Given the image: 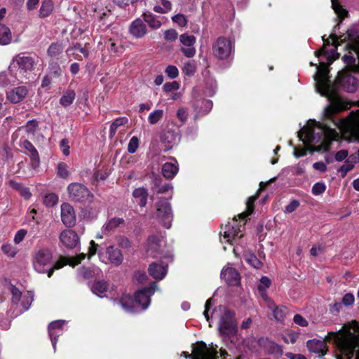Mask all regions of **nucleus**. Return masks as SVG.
<instances>
[{"label":"nucleus","mask_w":359,"mask_h":359,"mask_svg":"<svg viewBox=\"0 0 359 359\" xmlns=\"http://www.w3.org/2000/svg\"><path fill=\"white\" fill-rule=\"evenodd\" d=\"M10 290L12 294V302L14 304H18L22 297V306L25 311H27L34 300V293L31 291H27L22 295V292L14 285H11Z\"/></svg>","instance_id":"obj_17"},{"label":"nucleus","mask_w":359,"mask_h":359,"mask_svg":"<svg viewBox=\"0 0 359 359\" xmlns=\"http://www.w3.org/2000/svg\"><path fill=\"white\" fill-rule=\"evenodd\" d=\"M53 8L54 5L52 0H43L39 10V16L43 18L49 16Z\"/></svg>","instance_id":"obj_38"},{"label":"nucleus","mask_w":359,"mask_h":359,"mask_svg":"<svg viewBox=\"0 0 359 359\" xmlns=\"http://www.w3.org/2000/svg\"><path fill=\"white\" fill-rule=\"evenodd\" d=\"M337 83L348 93L355 92L358 86V80L346 70L339 74Z\"/></svg>","instance_id":"obj_16"},{"label":"nucleus","mask_w":359,"mask_h":359,"mask_svg":"<svg viewBox=\"0 0 359 359\" xmlns=\"http://www.w3.org/2000/svg\"><path fill=\"white\" fill-rule=\"evenodd\" d=\"M49 69L50 74L54 77H59L62 72V68L56 62L50 63Z\"/></svg>","instance_id":"obj_53"},{"label":"nucleus","mask_w":359,"mask_h":359,"mask_svg":"<svg viewBox=\"0 0 359 359\" xmlns=\"http://www.w3.org/2000/svg\"><path fill=\"white\" fill-rule=\"evenodd\" d=\"M133 196L135 198L136 203L141 207L146 206L147 203L148 192L144 187H139L133 191Z\"/></svg>","instance_id":"obj_31"},{"label":"nucleus","mask_w":359,"mask_h":359,"mask_svg":"<svg viewBox=\"0 0 359 359\" xmlns=\"http://www.w3.org/2000/svg\"><path fill=\"white\" fill-rule=\"evenodd\" d=\"M327 74L328 65L320 62L319 67H317L314 79L316 90L321 95L327 97L330 102L329 105L324 109V116L332 120L334 126L339 128L341 132H350L359 136V110L352 112L346 119L338 121L332 120V115L334 113L347 109L348 104L334 92V86L331 85Z\"/></svg>","instance_id":"obj_1"},{"label":"nucleus","mask_w":359,"mask_h":359,"mask_svg":"<svg viewBox=\"0 0 359 359\" xmlns=\"http://www.w3.org/2000/svg\"><path fill=\"white\" fill-rule=\"evenodd\" d=\"M158 289L156 283H153L149 287L137 291L132 299L130 296L124 297L118 304L127 313H137L148 308L151 302V296Z\"/></svg>","instance_id":"obj_4"},{"label":"nucleus","mask_w":359,"mask_h":359,"mask_svg":"<svg viewBox=\"0 0 359 359\" xmlns=\"http://www.w3.org/2000/svg\"><path fill=\"white\" fill-rule=\"evenodd\" d=\"M165 73L170 79H175L179 75L178 69L174 65H168L165 69Z\"/></svg>","instance_id":"obj_57"},{"label":"nucleus","mask_w":359,"mask_h":359,"mask_svg":"<svg viewBox=\"0 0 359 359\" xmlns=\"http://www.w3.org/2000/svg\"><path fill=\"white\" fill-rule=\"evenodd\" d=\"M98 255L100 261L104 264L111 263L115 266H118L123 261L121 252L112 245L107 248L104 252H100Z\"/></svg>","instance_id":"obj_13"},{"label":"nucleus","mask_w":359,"mask_h":359,"mask_svg":"<svg viewBox=\"0 0 359 359\" xmlns=\"http://www.w3.org/2000/svg\"><path fill=\"white\" fill-rule=\"evenodd\" d=\"M178 36V34L176 30L173 29H168L164 32V38L166 41L172 42L175 41Z\"/></svg>","instance_id":"obj_58"},{"label":"nucleus","mask_w":359,"mask_h":359,"mask_svg":"<svg viewBox=\"0 0 359 359\" xmlns=\"http://www.w3.org/2000/svg\"><path fill=\"white\" fill-rule=\"evenodd\" d=\"M11 64L17 67L16 72L22 77L24 73L32 69L34 65V60L29 56H24L19 55L13 58Z\"/></svg>","instance_id":"obj_20"},{"label":"nucleus","mask_w":359,"mask_h":359,"mask_svg":"<svg viewBox=\"0 0 359 359\" xmlns=\"http://www.w3.org/2000/svg\"><path fill=\"white\" fill-rule=\"evenodd\" d=\"M128 119L126 117H119L116 118L110 126L109 137H113L118 127L127 124Z\"/></svg>","instance_id":"obj_41"},{"label":"nucleus","mask_w":359,"mask_h":359,"mask_svg":"<svg viewBox=\"0 0 359 359\" xmlns=\"http://www.w3.org/2000/svg\"><path fill=\"white\" fill-rule=\"evenodd\" d=\"M27 234V231L25 229H20L18 231L14 236V243L15 244L20 243L25 238Z\"/></svg>","instance_id":"obj_63"},{"label":"nucleus","mask_w":359,"mask_h":359,"mask_svg":"<svg viewBox=\"0 0 359 359\" xmlns=\"http://www.w3.org/2000/svg\"><path fill=\"white\" fill-rule=\"evenodd\" d=\"M155 217L159 219L165 228L169 229L171 226L172 212L168 201L165 199H160L158 201Z\"/></svg>","instance_id":"obj_9"},{"label":"nucleus","mask_w":359,"mask_h":359,"mask_svg":"<svg viewBox=\"0 0 359 359\" xmlns=\"http://www.w3.org/2000/svg\"><path fill=\"white\" fill-rule=\"evenodd\" d=\"M59 239L64 247L69 249L76 248L80 244V238L72 229H65L59 235Z\"/></svg>","instance_id":"obj_19"},{"label":"nucleus","mask_w":359,"mask_h":359,"mask_svg":"<svg viewBox=\"0 0 359 359\" xmlns=\"http://www.w3.org/2000/svg\"><path fill=\"white\" fill-rule=\"evenodd\" d=\"M163 88L165 93H170L172 90H178L180 88V84L175 81L172 82H167L163 85Z\"/></svg>","instance_id":"obj_60"},{"label":"nucleus","mask_w":359,"mask_h":359,"mask_svg":"<svg viewBox=\"0 0 359 359\" xmlns=\"http://www.w3.org/2000/svg\"><path fill=\"white\" fill-rule=\"evenodd\" d=\"M124 223V220L122 218L114 217L108 220L102 228V231L104 233H108L115 228L119 226Z\"/></svg>","instance_id":"obj_35"},{"label":"nucleus","mask_w":359,"mask_h":359,"mask_svg":"<svg viewBox=\"0 0 359 359\" xmlns=\"http://www.w3.org/2000/svg\"><path fill=\"white\" fill-rule=\"evenodd\" d=\"M38 126L37 121L35 120L29 121L25 126V130L28 133L33 134Z\"/></svg>","instance_id":"obj_64"},{"label":"nucleus","mask_w":359,"mask_h":359,"mask_svg":"<svg viewBox=\"0 0 359 359\" xmlns=\"http://www.w3.org/2000/svg\"><path fill=\"white\" fill-rule=\"evenodd\" d=\"M86 257V255L84 253H81L76 257H72L69 258H67L65 257H60L54 264L53 266L48 269V276L51 277L53 271L55 270H57L63 267L64 266L69 264L72 266H75L81 263L82 260H83Z\"/></svg>","instance_id":"obj_18"},{"label":"nucleus","mask_w":359,"mask_h":359,"mask_svg":"<svg viewBox=\"0 0 359 359\" xmlns=\"http://www.w3.org/2000/svg\"><path fill=\"white\" fill-rule=\"evenodd\" d=\"M1 250L4 254L10 257H14L17 254V249L11 243H6L1 246Z\"/></svg>","instance_id":"obj_50"},{"label":"nucleus","mask_w":359,"mask_h":359,"mask_svg":"<svg viewBox=\"0 0 359 359\" xmlns=\"http://www.w3.org/2000/svg\"><path fill=\"white\" fill-rule=\"evenodd\" d=\"M163 115V110L156 109L149 114L148 116V121L150 124H155L162 118Z\"/></svg>","instance_id":"obj_48"},{"label":"nucleus","mask_w":359,"mask_h":359,"mask_svg":"<svg viewBox=\"0 0 359 359\" xmlns=\"http://www.w3.org/2000/svg\"><path fill=\"white\" fill-rule=\"evenodd\" d=\"M182 356L192 359H215V352L212 348H208L205 343H201L193 349V353L182 352Z\"/></svg>","instance_id":"obj_12"},{"label":"nucleus","mask_w":359,"mask_h":359,"mask_svg":"<svg viewBox=\"0 0 359 359\" xmlns=\"http://www.w3.org/2000/svg\"><path fill=\"white\" fill-rule=\"evenodd\" d=\"M325 189L324 183L317 182L312 187V194L315 196L320 195L325 191Z\"/></svg>","instance_id":"obj_59"},{"label":"nucleus","mask_w":359,"mask_h":359,"mask_svg":"<svg viewBox=\"0 0 359 359\" xmlns=\"http://www.w3.org/2000/svg\"><path fill=\"white\" fill-rule=\"evenodd\" d=\"M245 259L249 264L255 269H259L262 266L261 261L254 254L249 253L246 255Z\"/></svg>","instance_id":"obj_49"},{"label":"nucleus","mask_w":359,"mask_h":359,"mask_svg":"<svg viewBox=\"0 0 359 359\" xmlns=\"http://www.w3.org/2000/svg\"><path fill=\"white\" fill-rule=\"evenodd\" d=\"M149 273L154 278L162 280L167 274V266L156 263H152L148 269Z\"/></svg>","instance_id":"obj_28"},{"label":"nucleus","mask_w":359,"mask_h":359,"mask_svg":"<svg viewBox=\"0 0 359 359\" xmlns=\"http://www.w3.org/2000/svg\"><path fill=\"white\" fill-rule=\"evenodd\" d=\"M172 20L173 22L177 24L180 27H185L188 22L187 17L184 15L180 13L172 16Z\"/></svg>","instance_id":"obj_55"},{"label":"nucleus","mask_w":359,"mask_h":359,"mask_svg":"<svg viewBox=\"0 0 359 359\" xmlns=\"http://www.w3.org/2000/svg\"><path fill=\"white\" fill-rule=\"evenodd\" d=\"M221 278L229 285H237L240 283V274L233 267L225 266L221 272Z\"/></svg>","instance_id":"obj_23"},{"label":"nucleus","mask_w":359,"mask_h":359,"mask_svg":"<svg viewBox=\"0 0 359 359\" xmlns=\"http://www.w3.org/2000/svg\"><path fill=\"white\" fill-rule=\"evenodd\" d=\"M332 6L338 18L343 20L348 15V11L343 8L341 5L339 4L336 0H332Z\"/></svg>","instance_id":"obj_45"},{"label":"nucleus","mask_w":359,"mask_h":359,"mask_svg":"<svg viewBox=\"0 0 359 359\" xmlns=\"http://www.w3.org/2000/svg\"><path fill=\"white\" fill-rule=\"evenodd\" d=\"M299 206V202L297 200H292L285 207L284 212L285 213H291L294 212Z\"/></svg>","instance_id":"obj_61"},{"label":"nucleus","mask_w":359,"mask_h":359,"mask_svg":"<svg viewBox=\"0 0 359 359\" xmlns=\"http://www.w3.org/2000/svg\"><path fill=\"white\" fill-rule=\"evenodd\" d=\"M43 201L46 207L50 208L57 203L58 196L53 193L47 194L44 196Z\"/></svg>","instance_id":"obj_46"},{"label":"nucleus","mask_w":359,"mask_h":359,"mask_svg":"<svg viewBox=\"0 0 359 359\" xmlns=\"http://www.w3.org/2000/svg\"><path fill=\"white\" fill-rule=\"evenodd\" d=\"M63 49L64 48L61 43H53L49 46L47 53L50 57H55L62 53Z\"/></svg>","instance_id":"obj_43"},{"label":"nucleus","mask_w":359,"mask_h":359,"mask_svg":"<svg viewBox=\"0 0 359 359\" xmlns=\"http://www.w3.org/2000/svg\"><path fill=\"white\" fill-rule=\"evenodd\" d=\"M298 137L311 151H326L331 142L338 139L339 133L326 124L309 120L298 133Z\"/></svg>","instance_id":"obj_2"},{"label":"nucleus","mask_w":359,"mask_h":359,"mask_svg":"<svg viewBox=\"0 0 359 359\" xmlns=\"http://www.w3.org/2000/svg\"><path fill=\"white\" fill-rule=\"evenodd\" d=\"M27 93L28 90L25 86L14 88L7 93V99L12 103H18L27 95Z\"/></svg>","instance_id":"obj_26"},{"label":"nucleus","mask_w":359,"mask_h":359,"mask_svg":"<svg viewBox=\"0 0 359 359\" xmlns=\"http://www.w3.org/2000/svg\"><path fill=\"white\" fill-rule=\"evenodd\" d=\"M65 320H58L50 323L48 325L49 336L54 351H55L56 349L57 337L62 334V327L65 324Z\"/></svg>","instance_id":"obj_24"},{"label":"nucleus","mask_w":359,"mask_h":359,"mask_svg":"<svg viewBox=\"0 0 359 359\" xmlns=\"http://www.w3.org/2000/svg\"><path fill=\"white\" fill-rule=\"evenodd\" d=\"M130 32L136 38L143 37L147 33V28L143 21L140 19L135 20L130 26Z\"/></svg>","instance_id":"obj_27"},{"label":"nucleus","mask_w":359,"mask_h":359,"mask_svg":"<svg viewBox=\"0 0 359 359\" xmlns=\"http://www.w3.org/2000/svg\"><path fill=\"white\" fill-rule=\"evenodd\" d=\"M139 147V140L137 137H133L128 144V151L130 154H134Z\"/></svg>","instance_id":"obj_56"},{"label":"nucleus","mask_w":359,"mask_h":359,"mask_svg":"<svg viewBox=\"0 0 359 359\" xmlns=\"http://www.w3.org/2000/svg\"><path fill=\"white\" fill-rule=\"evenodd\" d=\"M178 172V165L175 160L164 163L162 173L166 178H172Z\"/></svg>","instance_id":"obj_30"},{"label":"nucleus","mask_w":359,"mask_h":359,"mask_svg":"<svg viewBox=\"0 0 359 359\" xmlns=\"http://www.w3.org/2000/svg\"><path fill=\"white\" fill-rule=\"evenodd\" d=\"M171 10V3L168 0H161V5L155 6L154 11L158 13H166Z\"/></svg>","instance_id":"obj_47"},{"label":"nucleus","mask_w":359,"mask_h":359,"mask_svg":"<svg viewBox=\"0 0 359 359\" xmlns=\"http://www.w3.org/2000/svg\"><path fill=\"white\" fill-rule=\"evenodd\" d=\"M67 55H74L76 60H82L83 57H88L89 55V50L82 47L80 44H76L72 47L67 48L66 50Z\"/></svg>","instance_id":"obj_29"},{"label":"nucleus","mask_w":359,"mask_h":359,"mask_svg":"<svg viewBox=\"0 0 359 359\" xmlns=\"http://www.w3.org/2000/svg\"><path fill=\"white\" fill-rule=\"evenodd\" d=\"M57 175L62 178H67L69 175V168L65 163H59L57 165Z\"/></svg>","instance_id":"obj_51"},{"label":"nucleus","mask_w":359,"mask_h":359,"mask_svg":"<svg viewBox=\"0 0 359 359\" xmlns=\"http://www.w3.org/2000/svg\"><path fill=\"white\" fill-rule=\"evenodd\" d=\"M67 191L69 197L76 201H89L92 197L88 189L81 184H70L67 187Z\"/></svg>","instance_id":"obj_14"},{"label":"nucleus","mask_w":359,"mask_h":359,"mask_svg":"<svg viewBox=\"0 0 359 359\" xmlns=\"http://www.w3.org/2000/svg\"><path fill=\"white\" fill-rule=\"evenodd\" d=\"M342 36L338 38L334 34L330 36V39H325V36L322 37L323 41V46L319 50L315 52L316 57L324 55L328 63H332L334 60L337 59L339 54L337 52V47L340 44L341 41L346 40V37L341 39Z\"/></svg>","instance_id":"obj_5"},{"label":"nucleus","mask_w":359,"mask_h":359,"mask_svg":"<svg viewBox=\"0 0 359 359\" xmlns=\"http://www.w3.org/2000/svg\"><path fill=\"white\" fill-rule=\"evenodd\" d=\"M196 66L194 62H188L184 64L182 72L187 76H191L196 72Z\"/></svg>","instance_id":"obj_52"},{"label":"nucleus","mask_w":359,"mask_h":359,"mask_svg":"<svg viewBox=\"0 0 359 359\" xmlns=\"http://www.w3.org/2000/svg\"><path fill=\"white\" fill-rule=\"evenodd\" d=\"M108 290V285L104 281H97L94 283L91 286L92 292L100 298L106 296Z\"/></svg>","instance_id":"obj_34"},{"label":"nucleus","mask_w":359,"mask_h":359,"mask_svg":"<svg viewBox=\"0 0 359 359\" xmlns=\"http://www.w3.org/2000/svg\"><path fill=\"white\" fill-rule=\"evenodd\" d=\"M327 341L333 340L339 351L345 355L359 358V324L352 321L344 325L338 332H331L325 337Z\"/></svg>","instance_id":"obj_3"},{"label":"nucleus","mask_w":359,"mask_h":359,"mask_svg":"<svg viewBox=\"0 0 359 359\" xmlns=\"http://www.w3.org/2000/svg\"><path fill=\"white\" fill-rule=\"evenodd\" d=\"M245 222L241 224L237 219H233L225 224L223 232H220V241L233 245L237 238L243 236L242 231Z\"/></svg>","instance_id":"obj_7"},{"label":"nucleus","mask_w":359,"mask_h":359,"mask_svg":"<svg viewBox=\"0 0 359 359\" xmlns=\"http://www.w3.org/2000/svg\"><path fill=\"white\" fill-rule=\"evenodd\" d=\"M255 199L256 197L254 196L248 198L246 203V210L239 215L241 220H244L245 217L252 214L254 210V202Z\"/></svg>","instance_id":"obj_44"},{"label":"nucleus","mask_w":359,"mask_h":359,"mask_svg":"<svg viewBox=\"0 0 359 359\" xmlns=\"http://www.w3.org/2000/svg\"><path fill=\"white\" fill-rule=\"evenodd\" d=\"M271 284V280L266 276H263L260 279V282L258 285L259 293L266 301H269L270 299L266 294V290L270 287Z\"/></svg>","instance_id":"obj_37"},{"label":"nucleus","mask_w":359,"mask_h":359,"mask_svg":"<svg viewBox=\"0 0 359 359\" xmlns=\"http://www.w3.org/2000/svg\"><path fill=\"white\" fill-rule=\"evenodd\" d=\"M23 147L30 153L32 163L34 166H38L39 164V156L38 151L34 145L28 140H24L22 143Z\"/></svg>","instance_id":"obj_32"},{"label":"nucleus","mask_w":359,"mask_h":359,"mask_svg":"<svg viewBox=\"0 0 359 359\" xmlns=\"http://www.w3.org/2000/svg\"><path fill=\"white\" fill-rule=\"evenodd\" d=\"M144 20L152 29H158L162 25V22L158 17L153 15L152 13H144Z\"/></svg>","instance_id":"obj_39"},{"label":"nucleus","mask_w":359,"mask_h":359,"mask_svg":"<svg viewBox=\"0 0 359 359\" xmlns=\"http://www.w3.org/2000/svg\"><path fill=\"white\" fill-rule=\"evenodd\" d=\"M232 43L225 37H219L212 45V51L215 57L219 59H226L232 52Z\"/></svg>","instance_id":"obj_11"},{"label":"nucleus","mask_w":359,"mask_h":359,"mask_svg":"<svg viewBox=\"0 0 359 359\" xmlns=\"http://www.w3.org/2000/svg\"><path fill=\"white\" fill-rule=\"evenodd\" d=\"M61 220L64 225L67 227H72L75 225L76 216L75 210L72 205L68 203H63L61 205Z\"/></svg>","instance_id":"obj_22"},{"label":"nucleus","mask_w":359,"mask_h":359,"mask_svg":"<svg viewBox=\"0 0 359 359\" xmlns=\"http://www.w3.org/2000/svg\"><path fill=\"white\" fill-rule=\"evenodd\" d=\"M11 32L6 25H0V45H7L11 41Z\"/></svg>","instance_id":"obj_40"},{"label":"nucleus","mask_w":359,"mask_h":359,"mask_svg":"<svg viewBox=\"0 0 359 359\" xmlns=\"http://www.w3.org/2000/svg\"><path fill=\"white\" fill-rule=\"evenodd\" d=\"M164 140L167 142L168 147L171 148L180 141L178 135L172 130L167 131L164 135Z\"/></svg>","instance_id":"obj_42"},{"label":"nucleus","mask_w":359,"mask_h":359,"mask_svg":"<svg viewBox=\"0 0 359 359\" xmlns=\"http://www.w3.org/2000/svg\"><path fill=\"white\" fill-rule=\"evenodd\" d=\"M163 237L160 234H153L149 236L145 245L147 256L157 258L160 257L164 247Z\"/></svg>","instance_id":"obj_10"},{"label":"nucleus","mask_w":359,"mask_h":359,"mask_svg":"<svg viewBox=\"0 0 359 359\" xmlns=\"http://www.w3.org/2000/svg\"><path fill=\"white\" fill-rule=\"evenodd\" d=\"M180 42L181 43L180 50L187 57H193L196 50L195 48V43L196 39L194 35L184 33L179 37Z\"/></svg>","instance_id":"obj_15"},{"label":"nucleus","mask_w":359,"mask_h":359,"mask_svg":"<svg viewBox=\"0 0 359 359\" xmlns=\"http://www.w3.org/2000/svg\"><path fill=\"white\" fill-rule=\"evenodd\" d=\"M17 67L11 64L8 69L0 73V86L6 87L10 85H14L21 76L16 72Z\"/></svg>","instance_id":"obj_21"},{"label":"nucleus","mask_w":359,"mask_h":359,"mask_svg":"<svg viewBox=\"0 0 359 359\" xmlns=\"http://www.w3.org/2000/svg\"><path fill=\"white\" fill-rule=\"evenodd\" d=\"M53 255L48 248H42L36 250L32 259L34 269L39 273H48V266L51 263Z\"/></svg>","instance_id":"obj_8"},{"label":"nucleus","mask_w":359,"mask_h":359,"mask_svg":"<svg viewBox=\"0 0 359 359\" xmlns=\"http://www.w3.org/2000/svg\"><path fill=\"white\" fill-rule=\"evenodd\" d=\"M76 97V93L74 90L67 89L64 91L62 97L60 99V104L64 107H67L71 105Z\"/></svg>","instance_id":"obj_36"},{"label":"nucleus","mask_w":359,"mask_h":359,"mask_svg":"<svg viewBox=\"0 0 359 359\" xmlns=\"http://www.w3.org/2000/svg\"><path fill=\"white\" fill-rule=\"evenodd\" d=\"M108 50L114 53H119L122 52L123 48L119 43L115 42L111 39H109L107 43Z\"/></svg>","instance_id":"obj_54"},{"label":"nucleus","mask_w":359,"mask_h":359,"mask_svg":"<svg viewBox=\"0 0 359 359\" xmlns=\"http://www.w3.org/2000/svg\"><path fill=\"white\" fill-rule=\"evenodd\" d=\"M219 311L222 314L219 324V332L223 335L234 334L237 328L234 314L227 310L226 307L219 306L218 310L214 311L212 316L216 317Z\"/></svg>","instance_id":"obj_6"},{"label":"nucleus","mask_w":359,"mask_h":359,"mask_svg":"<svg viewBox=\"0 0 359 359\" xmlns=\"http://www.w3.org/2000/svg\"><path fill=\"white\" fill-rule=\"evenodd\" d=\"M177 116L181 122L184 123L188 118L187 109L184 107L180 108L177 111Z\"/></svg>","instance_id":"obj_62"},{"label":"nucleus","mask_w":359,"mask_h":359,"mask_svg":"<svg viewBox=\"0 0 359 359\" xmlns=\"http://www.w3.org/2000/svg\"><path fill=\"white\" fill-rule=\"evenodd\" d=\"M267 302L268 306L273 311L275 319L278 321L283 320L287 313V309L284 306H276L271 299Z\"/></svg>","instance_id":"obj_33"},{"label":"nucleus","mask_w":359,"mask_h":359,"mask_svg":"<svg viewBox=\"0 0 359 359\" xmlns=\"http://www.w3.org/2000/svg\"><path fill=\"white\" fill-rule=\"evenodd\" d=\"M306 346L310 352L317 354L319 357L325 355L327 350L325 342L318 339L309 340Z\"/></svg>","instance_id":"obj_25"}]
</instances>
